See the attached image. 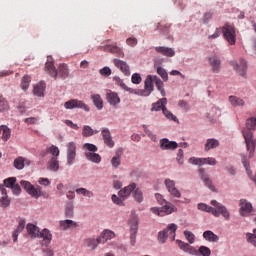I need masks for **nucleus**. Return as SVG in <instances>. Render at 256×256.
I'll list each match as a JSON object with an SVG mask.
<instances>
[{
    "label": "nucleus",
    "instance_id": "nucleus-26",
    "mask_svg": "<svg viewBox=\"0 0 256 256\" xmlns=\"http://www.w3.org/2000/svg\"><path fill=\"white\" fill-rule=\"evenodd\" d=\"M46 84L44 81L39 82L38 84L34 85L33 93L36 97H45V89Z\"/></svg>",
    "mask_w": 256,
    "mask_h": 256
},
{
    "label": "nucleus",
    "instance_id": "nucleus-61",
    "mask_svg": "<svg viewBox=\"0 0 256 256\" xmlns=\"http://www.w3.org/2000/svg\"><path fill=\"white\" fill-rule=\"evenodd\" d=\"M211 19H213V12H205L203 17H202V21L203 23H209V21H211Z\"/></svg>",
    "mask_w": 256,
    "mask_h": 256
},
{
    "label": "nucleus",
    "instance_id": "nucleus-9",
    "mask_svg": "<svg viewBox=\"0 0 256 256\" xmlns=\"http://www.w3.org/2000/svg\"><path fill=\"white\" fill-rule=\"evenodd\" d=\"M153 83H155V76L148 75L144 82V89L140 92V95H142V97H149V95L153 93V91L155 90Z\"/></svg>",
    "mask_w": 256,
    "mask_h": 256
},
{
    "label": "nucleus",
    "instance_id": "nucleus-40",
    "mask_svg": "<svg viewBox=\"0 0 256 256\" xmlns=\"http://www.w3.org/2000/svg\"><path fill=\"white\" fill-rule=\"evenodd\" d=\"M154 83H155L158 91H160L162 97H165L166 92H165L163 81L160 80V78H158L157 76H154Z\"/></svg>",
    "mask_w": 256,
    "mask_h": 256
},
{
    "label": "nucleus",
    "instance_id": "nucleus-53",
    "mask_svg": "<svg viewBox=\"0 0 256 256\" xmlns=\"http://www.w3.org/2000/svg\"><path fill=\"white\" fill-rule=\"evenodd\" d=\"M157 73L163 79V81H169V74H167V70L163 67L157 68Z\"/></svg>",
    "mask_w": 256,
    "mask_h": 256
},
{
    "label": "nucleus",
    "instance_id": "nucleus-50",
    "mask_svg": "<svg viewBox=\"0 0 256 256\" xmlns=\"http://www.w3.org/2000/svg\"><path fill=\"white\" fill-rule=\"evenodd\" d=\"M184 237H185L186 241H188V243H190V245H193V243H195V234H193V232H191L189 230H185Z\"/></svg>",
    "mask_w": 256,
    "mask_h": 256
},
{
    "label": "nucleus",
    "instance_id": "nucleus-39",
    "mask_svg": "<svg viewBox=\"0 0 256 256\" xmlns=\"http://www.w3.org/2000/svg\"><path fill=\"white\" fill-rule=\"evenodd\" d=\"M48 169L49 171H54L55 173L59 170V160L57 159V157H52L50 159V161L48 162Z\"/></svg>",
    "mask_w": 256,
    "mask_h": 256
},
{
    "label": "nucleus",
    "instance_id": "nucleus-34",
    "mask_svg": "<svg viewBox=\"0 0 256 256\" xmlns=\"http://www.w3.org/2000/svg\"><path fill=\"white\" fill-rule=\"evenodd\" d=\"M86 247H89L92 249V251H95L97 249L98 245H101V242H99V238H88L84 241Z\"/></svg>",
    "mask_w": 256,
    "mask_h": 256
},
{
    "label": "nucleus",
    "instance_id": "nucleus-22",
    "mask_svg": "<svg viewBox=\"0 0 256 256\" xmlns=\"http://www.w3.org/2000/svg\"><path fill=\"white\" fill-rule=\"evenodd\" d=\"M136 188H137V184L131 183L130 185L121 189L118 192V195H119V197H122L123 199H127V197H129V195H131V193H133V191H135Z\"/></svg>",
    "mask_w": 256,
    "mask_h": 256
},
{
    "label": "nucleus",
    "instance_id": "nucleus-35",
    "mask_svg": "<svg viewBox=\"0 0 256 256\" xmlns=\"http://www.w3.org/2000/svg\"><path fill=\"white\" fill-rule=\"evenodd\" d=\"M229 102L233 107H244L245 106V100L242 98H239L237 96H229Z\"/></svg>",
    "mask_w": 256,
    "mask_h": 256
},
{
    "label": "nucleus",
    "instance_id": "nucleus-21",
    "mask_svg": "<svg viewBox=\"0 0 256 256\" xmlns=\"http://www.w3.org/2000/svg\"><path fill=\"white\" fill-rule=\"evenodd\" d=\"M233 67L241 77L247 79V62L245 60H240L239 63H234Z\"/></svg>",
    "mask_w": 256,
    "mask_h": 256
},
{
    "label": "nucleus",
    "instance_id": "nucleus-56",
    "mask_svg": "<svg viewBox=\"0 0 256 256\" xmlns=\"http://www.w3.org/2000/svg\"><path fill=\"white\" fill-rule=\"evenodd\" d=\"M253 130H249L248 128L242 130V135L245 139V141H251L253 140Z\"/></svg>",
    "mask_w": 256,
    "mask_h": 256
},
{
    "label": "nucleus",
    "instance_id": "nucleus-51",
    "mask_svg": "<svg viewBox=\"0 0 256 256\" xmlns=\"http://www.w3.org/2000/svg\"><path fill=\"white\" fill-rule=\"evenodd\" d=\"M111 199L113 203H115V205H119L120 207H123L125 205V199H123L121 196L113 194Z\"/></svg>",
    "mask_w": 256,
    "mask_h": 256
},
{
    "label": "nucleus",
    "instance_id": "nucleus-30",
    "mask_svg": "<svg viewBox=\"0 0 256 256\" xmlns=\"http://www.w3.org/2000/svg\"><path fill=\"white\" fill-rule=\"evenodd\" d=\"M203 237L206 241H209L210 243H217L219 241V236L217 234L213 233L211 230H207L203 233Z\"/></svg>",
    "mask_w": 256,
    "mask_h": 256
},
{
    "label": "nucleus",
    "instance_id": "nucleus-11",
    "mask_svg": "<svg viewBox=\"0 0 256 256\" xmlns=\"http://www.w3.org/2000/svg\"><path fill=\"white\" fill-rule=\"evenodd\" d=\"M239 207V214L241 217H249L253 212V204H251L247 199H240Z\"/></svg>",
    "mask_w": 256,
    "mask_h": 256
},
{
    "label": "nucleus",
    "instance_id": "nucleus-20",
    "mask_svg": "<svg viewBox=\"0 0 256 256\" xmlns=\"http://www.w3.org/2000/svg\"><path fill=\"white\" fill-rule=\"evenodd\" d=\"M113 63H114V65H115V67H117V69H120V71H122V73H123L124 75H126V77H129V75H131V70H130V68H129L127 62L115 58V59L113 60Z\"/></svg>",
    "mask_w": 256,
    "mask_h": 256
},
{
    "label": "nucleus",
    "instance_id": "nucleus-15",
    "mask_svg": "<svg viewBox=\"0 0 256 256\" xmlns=\"http://www.w3.org/2000/svg\"><path fill=\"white\" fill-rule=\"evenodd\" d=\"M178 147L179 144L175 141H169L167 138L160 140V149H162V151H175Z\"/></svg>",
    "mask_w": 256,
    "mask_h": 256
},
{
    "label": "nucleus",
    "instance_id": "nucleus-16",
    "mask_svg": "<svg viewBox=\"0 0 256 256\" xmlns=\"http://www.w3.org/2000/svg\"><path fill=\"white\" fill-rule=\"evenodd\" d=\"M208 63L213 73H219V71H221V58H219V56L212 55L208 57Z\"/></svg>",
    "mask_w": 256,
    "mask_h": 256
},
{
    "label": "nucleus",
    "instance_id": "nucleus-63",
    "mask_svg": "<svg viewBox=\"0 0 256 256\" xmlns=\"http://www.w3.org/2000/svg\"><path fill=\"white\" fill-rule=\"evenodd\" d=\"M137 38L135 37H130L126 40V44L129 46V47H136L137 46Z\"/></svg>",
    "mask_w": 256,
    "mask_h": 256
},
{
    "label": "nucleus",
    "instance_id": "nucleus-10",
    "mask_svg": "<svg viewBox=\"0 0 256 256\" xmlns=\"http://www.w3.org/2000/svg\"><path fill=\"white\" fill-rule=\"evenodd\" d=\"M130 225V241L132 245H135V239L137 238V231L139 229V219L137 216L132 215L129 220Z\"/></svg>",
    "mask_w": 256,
    "mask_h": 256
},
{
    "label": "nucleus",
    "instance_id": "nucleus-27",
    "mask_svg": "<svg viewBox=\"0 0 256 256\" xmlns=\"http://www.w3.org/2000/svg\"><path fill=\"white\" fill-rule=\"evenodd\" d=\"M219 145H220L219 140L215 138H209L206 140L204 151H211V149H217Z\"/></svg>",
    "mask_w": 256,
    "mask_h": 256
},
{
    "label": "nucleus",
    "instance_id": "nucleus-49",
    "mask_svg": "<svg viewBox=\"0 0 256 256\" xmlns=\"http://www.w3.org/2000/svg\"><path fill=\"white\" fill-rule=\"evenodd\" d=\"M190 163L192 165H207V160L206 158H196L192 157L189 159Z\"/></svg>",
    "mask_w": 256,
    "mask_h": 256
},
{
    "label": "nucleus",
    "instance_id": "nucleus-43",
    "mask_svg": "<svg viewBox=\"0 0 256 256\" xmlns=\"http://www.w3.org/2000/svg\"><path fill=\"white\" fill-rule=\"evenodd\" d=\"M3 185L4 187H7L8 189H12L17 183V178L16 177H9V178H6L4 179L3 181Z\"/></svg>",
    "mask_w": 256,
    "mask_h": 256
},
{
    "label": "nucleus",
    "instance_id": "nucleus-14",
    "mask_svg": "<svg viewBox=\"0 0 256 256\" xmlns=\"http://www.w3.org/2000/svg\"><path fill=\"white\" fill-rule=\"evenodd\" d=\"M165 187L170 195L176 199H181V191L175 186V181L167 178L165 180Z\"/></svg>",
    "mask_w": 256,
    "mask_h": 256
},
{
    "label": "nucleus",
    "instance_id": "nucleus-3",
    "mask_svg": "<svg viewBox=\"0 0 256 256\" xmlns=\"http://www.w3.org/2000/svg\"><path fill=\"white\" fill-rule=\"evenodd\" d=\"M177 229H178L177 224L175 223L168 224V226L164 230L158 232V236H157L158 242L161 245H165V243H167V239H169V241H175Z\"/></svg>",
    "mask_w": 256,
    "mask_h": 256
},
{
    "label": "nucleus",
    "instance_id": "nucleus-1",
    "mask_svg": "<svg viewBox=\"0 0 256 256\" xmlns=\"http://www.w3.org/2000/svg\"><path fill=\"white\" fill-rule=\"evenodd\" d=\"M45 71L53 77V79H57L60 77L61 79H67L69 77V66L67 64H60L58 68H55V60L53 57L48 56L45 64Z\"/></svg>",
    "mask_w": 256,
    "mask_h": 256
},
{
    "label": "nucleus",
    "instance_id": "nucleus-31",
    "mask_svg": "<svg viewBox=\"0 0 256 256\" xmlns=\"http://www.w3.org/2000/svg\"><path fill=\"white\" fill-rule=\"evenodd\" d=\"M169 29H171V24L159 22L155 28V31H160L162 35H169Z\"/></svg>",
    "mask_w": 256,
    "mask_h": 256
},
{
    "label": "nucleus",
    "instance_id": "nucleus-29",
    "mask_svg": "<svg viewBox=\"0 0 256 256\" xmlns=\"http://www.w3.org/2000/svg\"><path fill=\"white\" fill-rule=\"evenodd\" d=\"M1 133H2V136H1L2 141L7 142L9 141V139H11V130L6 125L0 126V135Z\"/></svg>",
    "mask_w": 256,
    "mask_h": 256
},
{
    "label": "nucleus",
    "instance_id": "nucleus-58",
    "mask_svg": "<svg viewBox=\"0 0 256 256\" xmlns=\"http://www.w3.org/2000/svg\"><path fill=\"white\" fill-rule=\"evenodd\" d=\"M241 161L246 169V173L249 175V177H251V169L249 168V161L247 160V157L242 155Z\"/></svg>",
    "mask_w": 256,
    "mask_h": 256
},
{
    "label": "nucleus",
    "instance_id": "nucleus-52",
    "mask_svg": "<svg viewBox=\"0 0 256 256\" xmlns=\"http://www.w3.org/2000/svg\"><path fill=\"white\" fill-rule=\"evenodd\" d=\"M83 149H86V153H97L98 148L95 146V144L91 143H85L83 145Z\"/></svg>",
    "mask_w": 256,
    "mask_h": 256
},
{
    "label": "nucleus",
    "instance_id": "nucleus-62",
    "mask_svg": "<svg viewBox=\"0 0 256 256\" xmlns=\"http://www.w3.org/2000/svg\"><path fill=\"white\" fill-rule=\"evenodd\" d=\"M99 73L102 75V77H109V75H111V68L106 66L100 69Z\"/></svg>",
    "mask_w": 256,
    "mask_h": 256
},
{
    "label": "nucleus",
    "instance_id": "nucleus-25",
    "mask_svg": "<svg viewBox=\"0 0 256 256\" xmlns=\"http://www.w3.org/2000/svg\"><path fill=\"white\" fill-rule=\"evenodd\" d=\"M115 238V232L111 230H104L101 235L98 237V243H107L111 239Z\"/></svg>",
    "mask_w": 256,
    "mask_h": 256
},
{
    "label": "nucleus",
    "instance_id": "nucleus-32",
    "mask_svg": "<svg viewBox=\"0 0 256 256\" xmlns=\"http://www.w3.org/2000/svg\"><path fill=\"white\" fill-rule=\"evenodd\" d=\"M26 229H27L28 235H31L34 238H37V237L39 238L40 230H39V227H37L35 224H27Z\"/></svg>",
    "mask_w": 256,
    "mask_h": 256
},
{
    "label": "nucleus",
    "instance_id": "nucleus-18",
    "mask_svg": "<svg viewBox=\"0 0 256 256\" xmlns=\"http://www.w3.org/2000/svg\"><path fill=\"white\" fill-rule=\"evenodd\" d=\"M198 173L205 186L208 187L210 191H215V186L213 185L211 178H209V175L205 172V168H199Z\"/></svg>",
    "mask_w": 256,
    "mask_h": 256
},
{
    "label": "nucleus",
    "instance_id": "nucleus-47",
    "mask_svg": "<svg viewBox=\"0 0 256 256\" xmlns=\"http://www.w3.org/2000/svg\"><path fill=\"white\" fill-rule=\"evenodd\" d=\"M132 195L135 201H137V203H143V192L141 191V189L139 188L134 189Z\"/></svg>",
    "mask_w": 256,
    "mask_h": 256
},
{
    "label": "nucleus",
    "instance_id": "nucleus-5",
    "mask_svg": "<svg viewBox=\"0 0 256 256\" xmlns=\"http://www.w3.org/2000/svg\"><path fill=\"white\" fill-rule=\"evenodd\" d=\"M210 203L213 205V207H215L212 210V215L214 217H221L222 215L226 221L231 219V212H229V209H227L225 205L217 202V200H212Z\"/></svg>",
    "mask_w": 256,
    "mask_h": 256
},
{
    "label": "nucleus",
    "instance_id": "nucleus-28",
    "mask_svg": "<svg viewBox=\"0 0 256 256\" xmlns=\"http://www.w3.org/2000/svg\"><path fill=\"white\" fill-rule=\"evenodd\" d=\"M107 101L109 105L115 107V105H119L121 103V98H119V95L117 93L111 92L107 94Z\"/></svg>",
    "mask_w": 256,
    "mask_h": 256
},
{
    "label": "nucleus",
    "instance_id": "nucleus-55",
    "mask_svg": "<svg viewBox=\"0 0 256 256\" xmlns=\"http://www.w3.org/2000/svg\"><path fill=\"white\" fill-rule=\"evenodd\" d=\"M199 211H205L206 213H212L213 214V207L205 204V203H199L198 204Z\"/></svg>",
    "mask_w": 256,
    "mask_h": 256
},
{
    "label": "nucleus",
    "instance_id": "nucleus-36",
    "mask_svg": "<svg viewBox=\"0 0 256 256\" xmlns=\"http://www.w3.org/2000/svg\"><path fill=\"white\" fill-rule=\"evenodd\" d=\"M85 157L92 163H99L101 161V155L95 152H85Z\"/></svg>",
    "mask_w": 256,
    "mask_h": 256
},
{
    "label": "nucleus",
    "instance_id": "nucleus-12",
    "mask_svg": "<svg viewBox=\"0 0 256 256\" xmlns=\"http://www.w3.org/2000/svg\"><path fill=\"white\" fill-rule=\"evenodd\" d=\"M65 109H83L84 111L89 112V106L81 100L71 99L64 103Z\"/></svg>",
    "mask_w": 256,
    "mask_h": 256
},
{
    "label": "nucleus",
    "instance_id": "nucleus-7",
    "mask_svg": "<svg viewBox=\"0 0 256 256\" xmlns=\"http://www.w3.org/2000/svg\"><path fill=\"white\" fill-rule=\"evenodd\" d=\"M223 37L229 45H235L237 43V33L235 32V27L229 24H225L222 27Z\"/></svg>",
    "mask_w": 256,
    "mask_h": 256
},
{
    "label": "nucleus",
    "instance_id": "nucleus-4",
    "mask_svg": "<svg viewBox=\"0 0 256 256\" xmlns=\"http://www.w3.org/2000/svg\"><path fill=\"white\" fill-rule=\"evenodd\" d=\"M167 105V98L159 99L156 103L152 104L151 111H161L163 112V115L170 121H177V116L173 115L171 111H169L166 107Z\"/></svg>",
    "mask_w": 256,
    "mask_h": 256
},
{
    "label": "nucleus",
    "instance_id": "nucleus-17",
    "mask_svg": "<svg viewBox=\"0 0 256 256\" xmlns=\"http://www.w3.org/2000/svg\"><path fill=\"white\" fill-rule=\"evenodd\" d=\"M101 135L105 145L110 149H113V147H115V141H113V137H111V131H109V128H102Z\"/></svg>",
    "mask_w": 256,
    "mask_h": 256
},
{
    "label": "nucleus",
    "instance_id": "nucleus-24",
    "mask_svg": "<svg viewBox=\"0 0 256 256\" xmlns=\"http://www.w3.org/2000/svg\"><path fill=\"white\" fill-rule=\"evenodd\" d=\"M59 225L62 231H68V229H77V227H79V224L73 220H61Z\"/></svg>",
    "mask_w": 256,
    "mask_h": 256
},
{
    "label": "nucleus",
    "instance_id": "nucleus-33",
    "mask_svg": "<svg viewBox=\"0 0 256 256\" xmlns=\"http://www.w3.org/2000/svg\"><path fill=\"white\" fill-rule=\"evenodd\" d=\"M38 238L43 239V241H45L46 244H49L53 239V235L51 234L49 229H44L42 232L39 233Z\"/></svg>",
    "mask_w": 256,
    "mask_h": 256
},
{
    "label": "nucleus",
    "instance_id": "nucleus-44",
    "mask_svg": "<svg viewBox=\"0 0 256 256\" xmlns=\"http://www.w3.org/2000/svg\"><path fill=\"white\" fill-rule=\"evenodd\" d=\"M14 167L15 169H18L19 171H21V169H24L25 167V158L23 157H17L15 160H14Z\"/></svg>",
    "mask_w": 256,
    "mask_h": 256
},
{
    "label": "nucleus",
    "instance_id": "nucleus-13",
    "mask_svg": "<svg viewBox=\"0 0 256 256\" xmlns=\"http://www.w3.org/2000/svg\"><path fill=\"white\" fill-rule=\"evenodd\" d=\"M100 51H105L106 53H113L114 55H117L118 57H125V52H123V48L111 44H106L104 46L99 47Z\"/></svg>",
    "mask_w": 256,
    "mask_h": 256
},
{
    "label": "nucleus",
    "instance_id": "nucleus-46",
    "mask_svg": "<svg viewBox=\"0 0 256 256\" xmlns=\"http://www.w3.org/2000/svg\"><path fill=\"white\" fill-rule=\"evenodd\" d=\"M111 165L114 169H119V165H121V154L116 153V155L112 157Z\"/></svg>",
    "mask_w": 256,
    "mask_h": 256
},
{
    "label": "nucleus",
    "instance_id": "nucleus-6",
    "mask_svg": "<svg viewBox=\"0 0 256 256\" xmlns=\"http://www.w3.org/2000/svg\"><path fill=\"white\" fill-rule=\"evenodd\" d=\"M152 213L154 215H158V217H163L165 215H171V213H176L177 207L171 204L170 202H166L162 207H153L151 208Z\"/></svg>",
    "mask_w": 256,
    "mask_h": 256
},
{
    "label": "nucleus",
    "instance_id": "nucleus-41",
    "mask_svg": "<svg viewBox=\"0 0 256 256\" xmlns=\"http://www.w3.org/2000/svg\"><path fill=\"white\" fill-rule=\"evenodd\" d=\"M29 85H31V76L25 75L21 80V89L23 91H27V89H29Z\"/></svg>",
    "mask_w": 256,
    "mask_h": 256
},
{
    "label": "nucleus",
    "instance_id": "nucleus-59",
    "mask_svg": "<svg viewBox=\"0 0 256 256\" xmlns=\"http://www.w3.org/2000/svg\"><path fill=\"white\" fill-rule=\"evenodd\" d=\"M248 243H252L256 247V229H254L253 234H247Z\"/></svg>",
    "mask_w": 256,
    "mask_h": 256
},
{
    "label": "nucleus",
    "instance_id": "nucleus-38",
    "mask_svg": "<svg viewBox=\"0 0 256 256\" xmlns=\"http://www.w3.org/2000/svg\"><path fill=\"white\" fill-rule=\"evenodd\" d=\"M246 147H247V151H249V159H253V155L255 153V145H256V141L253 140H246Z\"/></svg>",
    "mask_w": 256,
    "mask_h": 256
},
{
    "label": "nucleus",
    "instance_id": "nucleus-42",
    "mask_svg": "<svg viewBox=\"0 0 256 256\" xmlns=\"http://www.w3.org/2000/svg\"><path fill=\"white\" fill-rule=\"evenodd\" d=\"M95 133H99V131L98 130L93 131V128L87 125L83 127V130H82L83 137H91L95 135Z\"/></svg>",
    "mask_w": 256,
    "mask_h": 256
},
{
    "label": "nucleus",
    "instance_id": "nucleus-23",
    "mask_svg": "<svg viewBox=\"0 0 256 256\" xmlns=\"http://www.w3.org/2000/svg\"><path fill=\"white\" fill-rule=\"evenodd\" d=\"M155 51L156 53H160L164 57H175V50L173 48L157 46L155 47Z\"/></svg>",
    "mask_w": 256,
    "mask_h": 256
},
{
    "label": "nucleus",
    "instance_id": "nucleus-57",
    "mask_svg": "<svg viewBox=\"0 0 256 256\" xmlns=\"http://www.w3.org/2000/svg\"><path fill=\"white\" fill-rule=\"evenodd\" d=\"M0 206L3 207L4 209H7L9 205H11V200L9 199V196H2L0 198Z\"/></svg>",
    "mask_w": 256,
    "mask_h": 256
},
{
    "label": "nucleus",
    "instance_id": "nucleus-48",
    "mask_svg": "<svg viewBox=\"0 0 256 256\" xmlns=\"http://www.w3.org/2000/svg\"><path fill=\"white\" fill-rule=\"evenodd\" d=\"M246 129L255 131V129H256V117H250L246 120Z\"/></svg>",
    "mask_w": 256,
    "mask_h": 256
},
{
    "label": "nucleus",
    "instance_id": "nucleus-54",
    "mask_svg": "<svg viewBox=\"0 0 256 256\" xmlns=\"http://www.w3.org/2000/svg\"><path fill=\"white\" fill-rule=\"evenodd\" d=\"M197 253H200L202 256H211V249L207 246H200Z\"/></svg>",
    "mask_w": 256,
    "mask_h": 256
},
{
    "label": "nucleus",
    "instance_id": "nucleus-64",
    "mask_svg": "<svg viewBox=\"0 0 256 256\" xmlns=\"http://www.w3.org/2000/svg\"><path fill=\"white\" fill-rule=\"evenodd\" d=\"M66 217H73V204H68L65 209Z\"/></svg>",
    "mask_w": 256,
    "mask_h": 256
},
{
    "label": "nucleus",
    "instance_id": "nucleus-60",
    "mask_svg": "<svg viewBox=\"0 0 256 256\" xmlns=\"http://www.w3.org/2000/svg\"><path fill=\"white\" fill-rule=\"evenodd\" d=\"M131 81L134 85H139V83H141V81H143V78H141V74L139 73H134L132 75Z\"/></svg>",
    "mask_w": 256,
    "mask_h": 256
},
{
    "label": "nucleus",
    "instance_id": "nucleus-8",
    "mask_svg": "<svg viewBox=\"0 0 256 256\" xmlns=\"http://www.w3.org/2000/svg\"><path fill=\"white\" fill-rule=\"evenodd\" d=\"M77 158V144L75 142H69L66 145V165L71 167L75 163Z\"/></svg>",
    "mask_w": 256,
    "mask_h": 256
},
{
    "label": "nucleus",
    "instance_id": "nucleus-45",
    "mask_svg": "<svg viewBox=\"0 0 256 256\" xmlns=\"http://www.w3.org/2000/svg\"><path fill=\"white\" fill-rule=\"evenodd\" d=\"M46 153H50L52 155V157H59L61 151H59V147L55 146V145H51L50 147H48L46 149Z\"/></svg>",
    "mask_w": 256,
    "mask_h": 256
},
{
    "label": "nucleus",
    "instance_id": "nucleus-37",
    "mask_svg": "<svg viewBox=\"0 0 256 256\" xmlns=\"http://www.w3.org/2000/svg\"><path fill=\"white\" fill-rule=\"evenodd\" d=\"M91 99L95 105V107L101 111L103 109V99L101 98V95L99 94H92Z\"/></svg>",
    "mask_w": 256,
    "mask_h": 256
},
{
    "label": "nucleus",
    "instance_id": "nucleus-2",
    "mask_svg": "<svg viewBox=\"0 0 256 256\" xmlns=\"http://www.w3.org/2000/svg\"><path fill=\"white\" fill-rule=\"evenodd\" d=\"M20 185H21V187H23V189L26 191V193H28V195H30L34 199H39V197H44V199L49 198V194L47 192L43 191L41 186L35 187L33 184H31V182L25 181V180H22L20 182Z\"/></svg>",
    "mask_w": 256,
    "mask_h": 256
},
{
    "label": "nucleus",
    "instance_id": "nucleus-19",
    "mask_svg": "<svg viewBox=\"0 0 256 256\" xmlns=\"http://www.w3.org/2000/svg\"><path fill=\"white\" fill-rule=\"evenodd\" d=\"M176 244L181 251H184V253H188L189 255H197V248L189 245V243H185L182 240H176Z\"/></svg>",
    "mask_w": 256,
    "mask_h": 256
}]
</instances>
